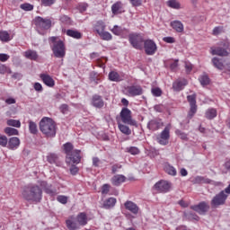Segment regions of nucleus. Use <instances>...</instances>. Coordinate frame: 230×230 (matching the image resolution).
I'll list each match as a JSON object with an SVG mask.
<instances>
[{"label": "nucleus", "instance_id": "obj_1", "mask_svg": "<svg viewBox=\"0 0 230 230\" xmlns=\"http://www.w3.org/2000/svg\"><path fill=\"white\" fill-rule=\"evenodd\" d=\"M22 197L27 202L39 204L42 200V189L39 185H27L23 188Z\"/></svg>", "mask_w": 230, "mask_h": 230}, {"label": "nucleus", "instance_id": "obj_2", "mask_svg": "<svg viewBox=\"0 0 230 230\" xmlns=\"http://www.w3.org/2000/svg\"><path fill=\"white\" fill-rule=\"evenodd\" d=\"M40 130L45 137H55L57 136V123L53 119L44 117L40 121Z\"/></svg>", "mask_w": 230, "mask_h": 230}, {"label": "nucleus", "instance_id": "obj_3", "mask_svg": "<svg viewBox=\"0 0 230 230\" xmlns=\"http://www.w3.org/2000/svg\"><path fill=\"white\" fill-rule=\"evenodd\" d=\"M63 146L65 154H66V163L67 164H78L82 160V157L80 156L81 151L78 149L73 150L75 146L71 142L64 144Z\"/></svg>", "mask_w": 230, "mask_h": 230}, {"label": "nucleus", "instance_id": "obj_4", "mask_svg": "<svg viewBox=\"0 0 230 230\" xmlns=\"http://www.w3.org/2000/svg\"><path fill=\"white\" fill-rule=\"evenodd\" d=\"M58 39V38L55 36L49 38V40L53 44L51 49L56 58H64V57H66V45L61 40H57Z\"/></svg>", "mask_w": 230, "mask_h": 230}, {"label": "nucleus", "instance_id": "obj_5", "mask_svg": "<svg viewBox=\"0 0 230 230\" xmlns=\"http://www.w3.org/2000/svg\"><path fill=\"white\" fill-rule=\"evenodd\" d=\"M128 42L135 49L141 51L145 44V38L143 35L137 33H131L128 35Z\"/></svg>", "mask_w": 230, "mask_h": 230}, {"label": "nucleus", "instance_id": "obj_6", "mask_svg": "<svg viewBox=\"0 0 230 230\" xmlns=\"http://www.w3.org/2000/svg\"><path fill=\"white\" fill-rule=\"evenodd\" d=\"M227 197H229V194L226 193L225 190H221L211 199V208L213 209H216L217 208H220V206H224V204H226V201L227 200Z\"/></svg>", "mask_w": 230, "mask_h": 230}, {"label": "nucleus", "instance_id": "obj_7", "mask_svg": "<svg viewBox=\"0 0 230 230\" xmlns=\"http://www.w3.org/2000/svg\"><path fill=\"white\" fill-rule=\"evenodd\" d=\"M120 118L122 123L131 125V127H137V121L132 119V111L128 108H123L121 110Z\"/></svg>", "mask_w": 230, "mask_h": 230}, {"label": "nucleus", "instance_id": "obj_8", "mask_svg": "<svg viewBox=\"0 0 230 230\" xmlns=\"http://www.w3.org/2000/svg\"><path fill=\"white\" fill-rule=\"evenodd\" d=\"M34 24L37 31L40 33V30H49L51 28V20L38 16L34 19Z\"/></svg>", "mask_w": 230, "mask_h": 230}, {"label": "nucleus", "instance_id": "obj_9", "mask_svg": "<svg viewBox=\"0 0 230 230\" xmlns=\"http://www.w3.org/2000/svg\"><path fill=\"white\" fill-rule=\"evenodd\" d=\"M143 49L146 55L148 56H153L157 53V44H155V41H154V40H144Z\"/></svg>", "mask_w": 230, "mask_h": 230}, {"label": "nucleus", "instance_id": "obj_10", "mask_svg": "<svg viewBox=\"0 0 230 230\" xmlns=\"http://www.w3.org/2000/svg\"><path fill=\"white\" fill-rule=\"evenodd\" d=\"M126 94L128 96H131L132 98L136 96H141L145 91L143 90V87L139 84H133L129 85L125 88Z\"/></svg>", "mask_w": 230, "mask_h": 230}, {"label": "nucleus", "instance_id": "obj_11", "mask_svg": "<svg viewBox=\"0 0 230 230\" xmlns=\"http://www.w3.org/2000/svg\"><path fill=\"white\" fill-rule=\"evenodd\" d=\"M158 193H168L172 190V182L161 180L154 185Z\"/></svg>", "mask_w": 230, "mask_h": 230}, {"label": "nucleus", "instance_id": "obj_12", "mask_svg": "<svg viewBox=\"0 0 230 230\" xmlns=\"http://www.w3.org/2000/svg\"><path fill=\"white\" fill-rule=\"evenodd\" d=\"M187 102L190 105V111L188 113L189 119H191L195 114H197V94H191L187 96Z\"/></svg>", "mask_w": 230, "mask_h": 230}, {"label": "nucleus", "instance_id": "obj_13", "mask_svg": "<svg viewBox=\"0 0 230 230\" xmlns=\"http://www.w3.org/2000/svg\"><path fill=\"white\" fill-rule=\"evenodd\" d=\"M170 139V128L165 127L164 129L156 137V141L159 145L166 146Z\"/></svg>", "mask_w": 230, "mask_h": 230}, {"label": "nucleus", "instance_id": "obj_14", "mask_svg": "<svg viewBox=\"0 0 230 230\" xmlns=\"http://www.w3.org/2000/svg\"><path fill=\"white\" fill-rule=\"evenodd\" d=\"M190 208L199 215H206L209 211V204L206 201L199 202L198 205L191 206Z\"/></svg>", "mask_w": 230, "mask_h": 230}, {"label": "nucleus", "instance_id": "obj_15", "mask_svg": "<svg viewBox=\"0 0 230 230\" xmlns=\"http://www.w3.org/2000/svg\"><path fill=\"white\" fill-rule=\"evenodd\" d=\"M91 104L93 107H95V109H103L105 102H103L102 95L94 94L92 97Z\"/></svg>", "mask_w": 230, "mask_h": 230}, {"label": "nucleus", "instance_id": "obj_16", "mask_svg": "<svg viewBox=\"0 0 230 230\" xmlns=\"http://www.w3.org/2000/svg\"><path fill=\"white\" fill-rule=\"evenodd\" d=\"M212 55H217V57H229V51H227V46L211 48Z\"/></svg>", "mask_w": 230, "mask_h": 230}, {"label": "nucleus", "instance_id": "obj_17", "mask_svg": "<svg viewBox=\"0 0 230 230\" xmlns=\"http://www.w3.org/2000/svg\"><path fill=\"white\" fill-rule=\"evenodd\" d=\"M163 125L161 119H153L147 123V128H149V130H159Z\"/></svg>", "mask_w": 230, "mask_h": 230}, {"label": "nucleus", "instance_id": "obj_18", "mask_svg": "<svg viewBox=\"0 0 230 230\" xmlns=\"http://www.w3.org/2000/svg\"><path fill=\"white\" fill-rule=\"evenodd\" d=\"M7 148H9V150H17V148H19L21 145V139H19V137H13L9 138V141H7Z\"/></svg>", "mask_w": 230, "mask_h": 230}, {"label": "nucleus", "instance_id": "obj_19", "mask_svg": "<svg viewBox=\"0 0 230 230\" xmlns=\"http://www.w3.org/2000/svg\"><path fill=\"white\" fill-rule=\"evenodd\" d=\"M124 208H126L128 211H130V213H133V215H137V213H139V207L132 201H126L124 203Z\"/></svg>", "mask_w": 230, "mask_h": 230}, {"label": "nucleus", "instance_id": "obj_20", "mask_svg": "<svg viewBox=\"0 0 230 230\" xmlns=\"http://www.w3.org/2000/svg\"><path fill=\"white\" fill-rule=\"evenodd\" d=\"M40 78L48 87H55V80H53V77L49 75L41 74Z\"/></svg>", "mask_w": 230, "mask_h": 230}, {"label": "nucleus", "instance_id": "obj_21", "mask_svg": "<svg viewBox=\"0 0 230 230\" xmlns=\"http://www.w3.org/2000/svg\"><path fill=\"white\" fill-rule=\"evenodd\" d=\"M111 12L114 15H118L119 13H123L125 10H123V4L121 2H116L111 5Z\"/></svg>", "mask_w": 230, "mask_h": 230}, {"label": "nucleus", "instance_id": "obj_22", "mask_svg": "<svg viewBox=\"0 0 230 230\" xmlns=\"http://www.w3.org/2000/svg\"><path fill=\"white\" fill-rule=\"evenodd\" d=\"M76 223L80 226H87V214L81 212L75 218Z\"/></svg>", "mask_w": 230, "mask_h": 230}, {"label": "nucleus", "instance_id": "obj_23", "mask_svg": "<svg viewBox=\"0 0 230 230\" xmlns=\"http://www.w3.org/2000/svg\"><path fill=\"white\" fill-rule=\"evenodd\" d=\"M186 85H188V82H186V80L175 81L172 84V89H173V91H176V92L182 91V89H184V87H186Z\"/></svg>", "mask_w": 230, "mask_h": 230}, {"label": "nucleus", "instance_id": "obj_24", "mask_svg": "<svg viewBox=\"0 0 230 230\" xmlns=\"http://www.w3.org/2000/svg\"><path fill=\"white\" fill-rule=\"evenodd\" d=\"M171 26L175 30V31H177V33H182V31H184V24H182L181 21L172 22Z\"/></svg>", "mask_w": 230, "mask_h": 230}, {"label": "nucleus", "instance_id": "obj_25", "mask_svg": "<svg viewBox=\"0 0 230 230\" xmlns=\"http://www.w3.org/2000/svg\"><path fill=\"white\" fill-rule=\"evenodd\" d=\"M40 186L48 195H56L57 192L51 188V184H48L46 181H41Z\"/></svg>", "mask_w": 230, "mask_h": 230}, {"label": "nucleus", "instance_id": "obj_26", "mask_svg": "<svg viewBox=\"0 0 230 230\" xmlns=\"http://www.w3.org/2000/svg\"><path fill=\"white\" fill-rule=\"evenodd\" d=\"M126 179L127 178L122 174L115 175L111 179L112 185L113 186H119V184H121L122 182H125Z\"/></svg>", "mask_w": 230, "mask_h": 230}, {"label": "nucleus", "instance_id": "obj_27", "mask_svg": "<svg viewBox=\"0 0 230 230\" xmlns=\"http://www.w3.org/2000/svg\"><path fill=\"white\" fill-rule=\"evenodd\" d=\"M98 35L102 39V40H112V34L109 31H103V26L102 29L98 30Z\"/></svg>", "mask_w": 230, "mask_h": 230}, {"label": "nucleus", "instance_id": "obj_28", "mask_svg": "<svg viewBox=\"0 0 230 230\" xmlns=\"http://www.w3.org/2000/svg\"><path fill=\"white\" fill-rule=\"evenodd\" d=\"M66 227L69 230H78L80 229V225L76 222V220L67 219L66 221Z\"/></svg>", "mask_w": 230, "mask_h": 230}, {"label": "nucleus", "instance_id": "obj_29", "mask_svg": "<svg viewBox=\"0 0 230 230\" xmlns=\"http://www.w3.org/2000/svg\"><path fill=\"white\" fill-rule=\"evenodd\" d=\"M24 57L29 60H37L39 58V54L35 50L29 49L24 52Z\"/></svg>", "mask_w": 230, "mask_h": 230}, {"label": "nucleus", "instance_id": "obj_30", "mask_svg": "<svg viewBox=\"0 0 230 230\" xmlns=\"http://www.w3.org/2000/svg\"><path fill=\"white\" fill-rule=\"evenodd\" d=\"M66 35L68 37H72V39H76V40L82 39V33L76 30H71V29L67 30Z\"/></svg>", "mask_w": 230, "mask_h": 230}, {"label": "nucleus", "instance_id": "obj_31", "mask_svg": "<svg viewBox=\"0 0 230 230\" xmlns=\"http://www.w3.org/2000/svg\"><path fill=\"white\" fill-rule=\"evenodd\" d=\"M195 184H210L211 180L204 176H196L194 179Z\"/></svg>", "mask_w": 230, "mask_h": 230}, {"label": "nucleus", "instance_id": "obj_32", "mask_svg": "<svg viewBox=\"0 0 230 230\" xmlns=\"http://www.w3.org/2000/svg\"><path fill=\"white\" fill-rule=\"evenodd\" d=\"M116 206V199L115 198H109L103 203V208L105 209H111V208H114Z\"/></svg>", "mask_w": 230, "mask_h": 230}, {"label": "nucleus", "instance_id": "obj_33", "mask_svg": "<svg viewBox=\"0 0 230 230\" xmlns=\"http://www.w3.org/2000/svg\"><path fill=\"white\" fill-rule=\"evenodd\" d=\"M164 172L168 173V175H172V177H175L177 175V170L172 165H170L169 164H166L164 165Z\"/></svg>", "mask_w": 230, "mask_h": 230}, {"label": "nucleus", "instance_id": "obj_34", "mask_svg": "<svg viewBox=\"0 0 230 230\" xmlns=\"http://www.w3.org/2000/svg\"><path fill=\"white\" fill-rule=\"evenodd\" d=\"M109 79L111 82H121V76H119V74L118 72H110L109 74Z\"/></svg>", "mask_w": 230, "mask_h": 230}, {"label": "nucleus", "instance_id": "obj_35", "mask_svg": "<svg viewBox=\"0 0 230 230\" xmlns=\"http://www.w3.org/2000/svg\"><path fill=\"white\" fill-rule=\"evenodd\" d=\"M0 40H2V42H10V40H12V39L10 38V33H8V31H1Z\"/></svg>", "mask_w": 230, "mask_h": 230}, {"label": "nucleus", "instance_id": "obj_36", "mask_svg": "<svg viewBox=\"0 0 230 230\" xmlns=\"http://www.w3.org/2000/svg\"><path fill=\"white\" fill-rule=\"evenodd\" d=\"M205 117L207 119H214V118H217V110L213 108L208 109L205 113Z\"/></svg>", "mask_w": 230, "mask_h": 230}, {"label": "nucleus", "instance_id": "obj_37", "mask_svg": "<svg viewBox=\"0 0 230 230\" xmlns=\"http://www.w3.org/2000/svg\"><path fill=\"white\" fill-rule=\"evenodd\" d=\"M212 64L214 67H216L217 69H219L220 71L224 69V63H222L221 60L218 59V58H212Z\"/></svg>", "mask_w": 230, "mask_h": 230}, {"label": "nucleus", "instance_id": "obj_38", "mask_svg": "<svg viewBox=\"0 0 230 230\" xmlns=\"http://www.w3.org/2000/svg\"><path fill=\"white\" fill-rule=\"evenodd\" d=\"M119 128L122 134H125L126 136H130L132 134V130H130V128H128L126 125L119 124Z\"/></svg>", "mask_w": 230, "mask_h": 230}, {"label": "nucleus", "instance_id": "obj_39", "mask_svg": "<svg viewBox=\"0 0 230 230\" xmlns=\"http://www.w3.org/2000/svg\"><path fill=\"white\" fill-rule=\"evenodd\" d=\"M167 6H169V8H173L174 10H179V8H181V4L177 0H169L167 1Z\"/></svg>", "mask_w": 230, "mask_h": 230}, {"label": "nucleus", "instance_id": "obj_40", "mask_svg": "<svg viewBox=\"0 0 230 230\" xmlns=\"http://www.w3.org/2000/svg\"><path fill=\"white\" fill-rule=\"evenodd\" d=\"M4 132L7 134V136H19V130L14 128L7 127L4 128Z\"/></svg>", "mask_w": 230, "mask_h": 230}, {"label": "nucleus", "instance_id": "obj_41", "mask_svg": "<svg viewBox=\"0 0 230 230\" xmlns=\"http://www.w3.org/2000/svg\"><path fill=\"white\" fill-rule=\"evenodd\" d=\"M29 130L31 134H37V132H39L37 123L33 122L32 120H29Z\"/></svg>", "mask_w": 230, "mask_h": 230}, {"label": "nucleus", "instance_id": "obj_42", "mask_svg": "<svg viewBox=\"0 0 230 230\" xmlns=\"http://www.w3.org/2000/svg\"><path fill=\"white\" fill-rule=\"evenodd\" d=\"M209 76H208V75H203L201 76H199V83L200 84L205 87V85H209Z\"/></svg>", "mask_w": 230, "mask_h": 230}, {"label": "nucleus", "instance_id": "obj_43", "mask_svg": "<svg viewBox=\"0 0 230 230\" xmlns=\"http://www.w3.org/2000/svg\"><path fill=\"white\" fill-rule=\"evenodd\" d=\"M12 75V69L5 65L0 63V75Z\"/></svg>", "mask_w": 230, "mask_h": 230}, {"label": "nucleus", "instance_id": "obj_44", "mask_svg": "<svg viewBox=\"0 0 230 230\" xmlns=\"http://www.w3.org/2000/svg\"><path fill=\"white\" fill-rule=\"evenodd\" d=\"M7 125L9 127H15L16 128H21V121L20 120H15L13 119H8L7 120Z\"/></svg>", "mask_w": 230, "mask_h": 230}, {"label": "nucleus", "instance_id": "obj_45", "mask_svg": "<svg viewBox=\"0 0 230 230\" xmlns=\"http://www.w3.org/2000/svg\"><path fill=\"white\" fill-rule=\"evenodd\" d=\"M58 159V155H57V154H49L47 156V161L50 164H55V163H57Z\"/></svg>", "mask_w": 230, "mask_h": 230}, {"label": "nucleus", "instance_id": "obj_46", "mask_svg": "<svg viewBox=\"0 0 230 230\" xmlns=\"http://www.w3.org/2000/svg\"><path fill=\"white\" fill-rule=\"evenodd\" d=\"M20 8L22 10H24V12H31V10H33V4L28 3L22 4L20 5Z\"/></svg>", "mask_w": 230, "mask_h": 230}, {"label": "nucleus", "instance_id": "obj_47", "mask_svg": "<svg viewBox=\"0 0 230 230\" xmlns=\"http://www.w3.org/2000/svg\"><path fill=\"white\" fill-rule=\"evenodd\" d=\"M151 93L153 96L159 97L163 94V90H161L159 87H155L151 89Z\"/></svg>", "mask_w": 230, "mask_h": 230}, {"label": "nucleus", "instance_id": "obj_48", "mask_svg": "<svg viewBox=\"0 0 230 230\" xmlns=\"http://www.w3.org/2000/svg\"><path fill=\"white\" fill-rule=\"evenodd\" d=\"M59 21L63 22V24H71V18L67 15H61Z\"/></svg>", "mask_w": 230, "mask_h": 230}, {"label": "nucleus", "instance_id": "obj_49", "mask_svg": "<svg viewBox=\"0 0 230 230\" xmlns=\"http://www.w3.org/2000/svg\"><path fill=\"white\" fill-rule=\"evenodd\" d=\"M8 145V137L4 135H0V146H6Z\"/></svg>", "mask_w": 230, "mask_h": 230}, {"label": "nucleus", "instance_id": "obj_50", "mask_svg": "<svg viewBox=\"0 0 230 230\" xmlns=\"http://www.w3.org/2000/svg\"><path fill=\"white\" fill-rule=\"evenodd\" d=\"M128 152L131 154V155H137V154H139V148L136 146H131L128 148Z\"/></svg>", "mask_w": 230, "mask_h": 230}, {"label": "nucleus", "instance_id": "obj_51", "mask_svg": "<svg viewBox=\"0 0 230 230\" xmlns=\"http://www.w3.org/2000/svg\"><path fill=\"white\" fill-rule=\"evenodd\" d=\"M57 0H41V4L43 6H52V4H55Z\"/></svg>", "mask_w": 230, "mask_h": 230}, {"label": "nucleus", "instance_id": "obj_52", "mask_svg": "<svg viewBox=\"0 0 230 230\" xmlns=\"http://www.w3.org/2000/svg\"><path fill=\"white\" fill-rule=\"evenodd\" d=\"M110 190H111V185L109 184L102 185V195H107V193H109Z\"/></svg>", "mask_w": 230, "mask_h": 230}, {"label": "nucleus", "instance_id": "obj_53", "mask_svg": "<svg viewBox=\"0 0 230 230\" xmlns=\"http://www.w3.org/2000/svg\"><path fill=\"white\" fill-rule=\"evenodd\" d=\"M154 111H155V112H164V106L163 104H156L154 106Z\"/></svg>", "mask_w": 230, "mask_h": 230}, {"label": "nucleus", "instance_id": "obj_54", "mask_svg": "<svg viewBox=\"0 0 230 230\" xmlns=\"http://www.w3.org/2000/svg\"><path fill=\"white\" fill-rule=\"evenodd\" d=\"M111 31H112V33H114V35H120L121 34V28L118 25H114Z\"/></svg>", "mask_w": 230, "mask_h": 230}, {"label": "nucleus", "instance_id": "obj_55", "mask_svg": "<svg viewBox=\"0 0 230 230\" xmlns=\"http://www.w3.org/2000/svg\"><path fill=\"white\" fill-rule=\"evenodd\" d=\"M59 109L62 114H67L69 111V106L67 104H62Z\"/></svg>", "mask_w": 230, "mask_h": 230}, {"label": "nucleus", "instance_id": "obj_56", "mask_svg": "<svg viewBox=\"0 0 230 230\" xmlns=\"http://www.w3.org/2000/svg\"><path fill=\"white\" fill-rule=\"evenodd\" d=\"M224 31V27H215L213 30V35H220L222 31Z\"/></svg>", "mask_w": 230, "mask_h": 230}, {"label": "nucleus", "instance_id": "obj_57", "mask_svg": "<svg viewBox=\"0 0 230 230\" xmlns=\"http://www.w3.org/2000/svg\"><path fill=\"white\" fill-rule=\"evenodd\" d=\"M176 134L178 136H180L181 139H183L184 141H186V139H188V135H186V133L181 132V130H176Z\"/></svg>", "mask_w": 230, "mask_h": 230}, {"label": "nucleus", "instance_id": "obj_58", "mask_svg": "<svg viewBox=\"0 0 230 230\" xmlns=\"http://www.w3.org/2000/svg\"><path fill=\"white\" fill-rule=\"evenodd\" d=\"M121 168L122 166L119 164H113L111 167V172L112 173H116V172H118V170H121Z\"/></svg>", "mask_w": 230, "mask_h": 230}, {"label": "nucleus", "instance_id": "obj_59", "mask_svg": "<svg viewBox=\"0 0 230 230\" xmlns=\"http://www.w3.org/2000/svg\"><path fill=\"white\" fill-rule=\"evenodd\" d=\"M58 201L60 202L61 204H67V197L58 196Z\"/></svg>", "mask_w": 230, "mask_h": 230}, {"label": "nucleus", "instance_id": "obj_60", "mask_svg": "<svg viewBox=\"0 0 230 230\" xmlns=\"http://www.w3.org/2000/svg\"><path fill=\"white\" fill-rule=\"evenodd\" d=\"M34 89L38 93H42V91H43L42 84H40V83H35L34 84Z\"/></svg>", "mask_w": 230, "mask_h": 230}, {"label": "nucleus", "instance_id": "obj_61", "mask_svg": "<svg viewBox=\"0 0 230 230\" xmlns=\"http://www.w3.org/2000/svg\"><path fill=\"white\" fill-rule=\"evenodd\" d=\"M132 6H141L143 0H128Z\"/></svg>", "mask_w": 230, "mask_h": 230}, {"label": "nucleus", "instance_id": "obj_62", "mask_svg": "<svg viewBox=\"0 0 230 230\" xmlns=\"http://www.w3.org/2000/svg\"><path fill=\"white\" fill-rule=\"evenodd\" d=\"M10 58L8 54H0V62H6Z\"/></svg>", "mask_w": 230, "mask_h": 230}, {"label": "nucleus", "instance_id": "obj_63", "mask_svg": "<svg viewBox=\"0 0 230 230\" xmlns=\"http://www.w3.org/2000/svg\"><path fill=\"white\" fill-rule=\"evenodd\" d=\"M70 173L71 175H76V173H78V168L76 167V165H72L70 167Z\"/></svg>", "mask_w": 230, "mask_h": 230}, {"label": "nucleus", "instance_id": "obj_64", "mask_svg": "<svg viewBox=\"0 0 230 230\" xmlns=\"http://www.w3.org/2000/svg\"><path fill=\"white\" fill-rule=\"evenodd\" d=\"M100 163H101L100 158H98V157H93V164L96 168H98V166H100Z\"/></svg>", "mask_w": 230, "mask_h": 230}]
</instances>
